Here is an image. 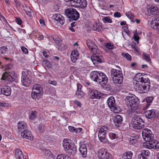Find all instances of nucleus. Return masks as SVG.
<instances>
[{
	"mask_svg": "<svg viewBox=\"0 0 159 159\" xmlns=\"http://www.w3.org/2000/svg\"><path fill=\"white\" fill-rule=\"evenodd\" d=\"M134 88L140 93H146L150 88V80L147 75L140 73L137 74L134 78Z\"/></svg>",
	"mask_w": 159,
	"mask_h": 159,
	"instance_id": "f257e3e1",
	"label": "nucleus"
},
{
	"mask_svg": "<svg viewBox=\"0 0 159 159\" xmlns=\"http://www.w3.org/2000/svg\"><path fill=\"white\" fill-rule=\"evenodd\" d=\"M64 150L67 153L74 155L76 153V148L74 143L71 142L70 140L65 139L63 141Z\"/></svg>",
	"mask_w": 159,
	"mask_h": 159,
	"instance_id": "f03ea898",
	"label": "nucleus"
},
{
	"mask_svg": "<svg viewBox=\"0 0 159 159\" xmlns=\"http://www.w3.org/2000/svg\"><path fill=\"white\" fill-rule=\"evenodd\" d=\"M145 122L141 117L137 115H135L132 119L131 124L133 128L135 129H140L144 126Z\"/></svg>",
	"mask_w": 159,
	"mask_h": 159,
	"instance_id": "7ed1b4c3",
	"label": "nucleus"
},
{
	"mask_svg": "<svg viewBox=\"0 0 159 159\" xmlns=\"http://www.w3.org/2000/svg\"><path fill=\"white\" fill-rule=\"evenodd\" d=\"M33 91L31 96L33 99H38L43 95V89L42 86L38 84L34 85L32 88Z\"/></svg>",
	"mask_w": 159,
	"mask_h": 159,
	"instance_id": "20e7f679",
	"label": "nucleus"
},
{
	"mask_svg": "<svg viewBox=\"0 0 159 159\" xmlns=\"http://www.w3.org/2000/svg\"><path fill=\"white\" fill-rule=\"evenodd\" d=\"M97 48L98 47L96 46V47H93L90 49L91 51L93 53L91 59L95 66L97 65V63H102L103 61L102 57L97 53Z\"/></svg>",
	"mask_w": 159,
	"mask_h": 159,
	"instance_id": "39448f33",
	"label": "nucleus"
},
{
	"mask_svg": "<svg viewBox=\"0 0 159 159\" xmlns=\"http://www.w3.org/2000/svg\"><path fill=\"white\" fill-rule=\"evenodd\" d=\"M125 100L127 106L133 108H136L139 102L138 98L132 94L126 96Z\"/></svg>",
	"mask_w": 159,
	"mask_h": 159,
	"instance_id": "423d86ee",
	"label": "nucleus"
},
{
	"mask_svg": "<svg viewBox=\"0 0 159 159\" xmlns=\"http://www.w3.org/2000/svg\"><path fill=\"white\" fill-rule=\"evenodd\" d=\"M65 13L67 17L70 19V21L71 20H76L80 17L79 13L75 9H67L66 10Z\"/></svg>",
	"mask_w": 159,
	"mask_h": 159,
	"instance_id": "0eeeda50",
	"label": "nucleus"
},
{
	"mask_svg": "<svg viewBox=\"0 0 159 159\" xmlns=\"http://www.w3.org/2000/svg\"><path fill=\"white\" fill-rule=\"evenodd\" d=\"M107 103L109 108L114 112L117 113L120 111V107L116 106L115 99L113 97L111 96L108 99Z\"/></svg>",
	"mask_w": 159,
	"mask_h": 159,
	"instance_id": "6e6552de",
	"label": "nucleus"
},
{
	"mask_svg": "<svg viewBox=\"0 0 159 159\" xmlns=\"http://www.w3.org/2000/svg\"><path fill=\"white\" fill-rule=\"evenodd\" d=\"M12 74V73H11L9 72H5L2 75V79L11 82L13 81L16 82V74L14 73L13 76Z\"/></svg>",
	"mask_w": 159,
	"mask_h": 159,
	"instance_id": "1a4fd4ad",
	"label": "nucleus"
},
{
	"mask_svg": "<svg viewBox=\"0 0 159 159\" xmlns=\"http://www.w3.org/2000/svg\"><path fill=\"white\" fill-rule=\"evenodd\" d=\"M98 157L100 159H112L111 155L104 148H102L98 153Z\"/></svg>",
	"mask_w": 159,
	"mask_h": 159,
	"instance_id": "9d476101",
	"label": "nucleus"
},
{
	"mask_svg": "<svg viewBox=\"0 0 159 159\" xmlns=\"http://www.w3.org/2000/svg\"><path fill=\"white\" fill-rule=\"evenodd\" d=\"M67 2H70L73 6H80L82 7H86L87 3L86 0H65Z\"/></svg>",
	"mask_w": 159,
	"mask_h": 159,
	"instance_id": "9b49d317",
	"label": "nucleus"
},
{
	"mask_svg": "<svg viewBox=\"0 0 159 159\" xmlns=\"http://www.w3.org/2000/svg\"><path fill=\"white\" fill-rule=\"evenodd\" d=\"M145 114L147 117L148 119L157 117L158 116V111L154 109L147 111Z\"/></svg>",
	"mask_w": 159,
	"mask_h": 159,
	"instance_id": "f8f14e48",
	"label": "nucleus"
},
{
	"mask_svg": "<svg viewBox=\"0 0 159 159\" xmlns=\"http://www.w3.org/2000/svg\"><path fill=\"white\" fill-rule=\"evenodd\" d=\"M148 11L151 14L156 15L159 12V10L157 7L154 4L149 5L147 7Z\"/></svg>",
	"mask_w": 159,
	"mask_h": 159,
	"instance_id": "ddd939ff",
	"label": "nucleus"
},
{
	"mask_svg": "<svg viewBox=\"0 0 159 159\" xmlns=\"http://www.w3.org/2000/svg\"><path fill=\"white\" fill-rule=\"evenodd\" d=\"M79 148L80 152L81 154L82 157H86L87 154V149L85 144L84 142H81L80 143Z\"/></svg>",
	"mask_w": 159,
	"mask_h": 159,
	"instance_id": "4468645a",
	"label": "nucleus"
},
{
	"mask_svg": "<svg viewBox=\"0 0 159 159\" xmlns=\"http://www.w3.org/2000/svg\"><path fill=\"white\" fill-rule=\"evenodd\" d=\"M52 18L54 20V22L57 24L63 25L65 22L63 17L60 14H55L53 15Z\"/></svg>",
	"mask_w": 159,
	"mask_h": 159,
	"instance_id": "2eb2a0df",
	"label": "nucleus"
},
{
	"mask_svg": "<svg viewBox=\"0 0 159 159\" xmlns=\"http://www.w3.org/2000/svg\"><path fill=\"white\" fill-rule=\"evenodd\" d=\"M11 93V88L8 86H4L2 88H0V94H3L7 96L10 95Z\"/></svg>",
	"mask_w": 159,
	"mask_h": 159,
	"instance_id": "dca6fc26",
	"label": "nucleus"
},
{
	"mask_svg": "<svg viewBox=\"0 0 159 159\" xmlns=\"http://www.w3.org/2000/svg\"><path fill=\"white\" fill-rule=\"evenodd\" d=\"M21 136L23 138H25L30 140L33 139V137L30 131L27 129L23 130L21 132Z\"/></svg>",
	"mask_w": 159,
	"mask_h": 159,
	"instance_id": "f3484780",
	"label": "nucleus"
},
{
	"mask_svg": "<svg viewBox=\"0 0 159 159\" xmlns=\"http://www.w3.org/2000/svg\"><path fill=\"white\" fill-rule=\"evenodd\" d=\"M113 121L116 126L119 127L122 122L123 118L120 116L117 115L113 117Z\"/></svg>",
	"mask_w": 159,
	"mask_h": 159,
	"instance_id": "a211bd4d",
	"label": "nucleus"
},
{
	"mask_svg": "<svg viewBox=\"0 0 159 159\" xmlns=\"http://www.w3.org/2000/svg\"><path fill=\"white\" fill-rule=\"evenodd\" d=\"M113 83L115 84H121L123 80V75L111 78Z\"/></svg>",
	"mask_w": 159,
	"mask_h": 159,
	"instance_id": "6ab92c4d",
	"label": "nucleus"
},
{
	"mask_svg": "<svg viewBox=\"0 0 159 159\" xmlns=\"http://www.w3.org/2000/svg\"><path fill=\"white\" fill-rule=\"evenodd\" d=\"M100 75L99 76V80L98 83L101 84L103 83L104 84H107L108 81V78L106 75L102 72L100 71Z\"/></svg>",
	"mask_w": 159,
	"mask_h": 159,
	"instance_id": "aec40b11",
	"label": "nucleus"
},
{
	"mask_svg": "<svg viewBox=\"0 0 159 159\" xmlns=\"http://www.w3.org/2000/svg\"><path fill=\"white\" fill-rule=\"evenodd\" d=\"M150 142L152 143H148V145H147L148 148L149 149L154 148L156 149L159 148V142L155 140L153 142Z\"/></svg>",
	"mask_w": 159,
	"mask_h": 159,
	"instance_id": "412c9836",
	"label": "nucleus"
},
{
	"mask_svg": "<svg viewBox=\"0 0 159 159\" xmlns=\"http://www.w3.org/2000/svg\"><path fill=\"white\" fill-rule=\"evenodd\" d=\"M123 75L121 70H116L115 69H112L111 70V78L115 77L116 76Z\"/></svg>",
	"mask_w": 159,
	"mask_h": 159,
	"instance_id": "4be33fe9",
	"label": "nucleus"
},
{
	"mask_svg": "<svg viewBox=\"0 0 159 159\" xmlns=\"http://www.w3.org/2000/svg\"><path fill=\"white\" fill-rule=\"evenodd\" d=\"M90 93V96L92 99L96 98L99 99L101 98L102 96L100 92L96 90L91 91Z\"/></svg>",
	"mask_w": 159,
	"mask_h": 159,
	"instance_id": "5701e85b",
	"label": "nucleus"
},
{
	"mask_svg": "<svg viewBox=\"0 0 159 159\" xmlns=\"http://www.w3.org/2000/svg\"><path fill=\"white\" fill-rule=\"evenodd\" d=\"M27 129V125L25 123L21 121L18 123V129L20 132H23V130Z\"/></svg>",
	"mask_w": 159,
	"mask_h": 159,
	"instance_id": "b1692460",
	"label": "nucleus"
},
{
	"mask_svg": "<svg viewBox=\"0 0 159 159\" xmlns=\"http://www.w3.org/2000/svg\"><path fill=\"white\" fill-rule=\"evenodd\" d=\"M22 77H21V82L23 85L25 87H28L31 84V80L30 78L25 77L24 80H23Z\"/></svg>",
	"mask_w": 159,
	"mask_h": 159,
	"instance_id": "393cba45",
	"label": "nucleus"
},
{
	"mask_svg": "<svg viewBox=\"0 0 159 159\" xmlns=\"http://www.w3.org/2000/svg\"><path fill=\"white\" fill-rule=\"evenodd\" d=\"M143 137L144 140L146 142H148V143H151L150 142H153L155 140V139H153V134H148L146 136H143Z\"/></svg>",
	"mask_w": 159,
	"mask_h": 159,
	"instance_id": "a878e982",
	"label": "nucleus"
},
{
	"mask_svg": "<svg viewBox=\"0 0 159 159\" xmlns=\"http://www.w3.org/2000/svg\"><path fill=\"white\" fill-rule=\"evenodd\" d=\"M31 73V72L30 71L27 70H24L22 72L21 76V77H22V79H23V80H24L25 77L30 78V74Z\"/></svg>",
	"mask_w": 159,
	"mask_h": 159,
	"instance_id": "bb28decb",
	"label": "nucleus"
},
{
	"mask_svg": "<svg viewBox=\"0 0 159 159\" xmlns=\"http://www.w3.org/2000/svg\"><path fill=\"white\" fill-rule=\"evenodd\" d=\"M108 132V129L106 126H102L98 131V134H106Z\"/></svg>",
	"mask_w": 159,
	"mask_h": 159,
	"instance_id": "cd10ccee",
	"label": "nucleus"
},
{
	"mask_svg": "<svg viewBox=\"0 0 159 159\" xmlns=\"http://www.w3.org/2000/svg\"><path fill=\"white\" fill-rule=\"evenodd\" d=\"M15 157L16 159H22L23 157L22 152L19 149H16L15 151Z\"/></svg>",
	"mask_w": 159,
	"mask_h": 159,
	"instance_id": "c85d7f7f",
	"label": "nucleus"
},
{
	"mask_svg": "<svg viewBox=\"0 0 159 159\" xmlns=\"http://www.w3.org/2000/svg\"><path fill=\"white\" fill-rule=\"evenodd\" d=\"M98 74V71H93L90 73V76L91 79L93 81L96 82L97 81V75Z\"/></svg>",
	"mask_w": 159,
	"mask_h": 159,
	"instance_id": "c756f323",
	"label": "nucleus"
},
{
	"mask_svg": "<svg viewBox=\"0 0 159 159\" xmlns=\"http://www.w3.org/2000/svg\"><path fill=\"white\" fill-rule=\"evenodd\" d=\"M98 137L100 141L104 143L107 142V139L106 137V135L98 134Z\"/></svg>",
	"mask_w": 159,
	"mask_h": 159,
	"instance_id": "7c9ffc66",
	"label": "nucleus"
},
{
	"mask_svg": "<svg viewBox=\"0 0 159 159\" xmlns=\"http://www.w3.org/2000/svg\"><path fill=\"white\" fill-rule=\"evenodd\" d=\"M132 156V152L131 151L127 152L124 153L122 157V159H130Z\"/></svg>",
	"mask_w": 159,
	"mask_h": 159,
	"instance_id": "2f4dec72",
	"label": "nucleus"
},
{
	"mask_svg": "<svg viewBox=\"0 0 159 159\" xmlns=\"http://www.w3.org/2000/svg\"><path fill=\"white\" fill-rule=\"evenodd\" d=\"M138 138L136 136L131 137L129 139V143L130 144L133 145L137 143Z\"/></svg>",
	"mask_w": 159,
	"mask_h": 159,
	"instance_id": "473e14b6",
	"label": "nucleus"
},
{
	"mask_svg": "<svg viewBox=\"0 0 159 159\" xmlns=\"http://www.w3.org/2000/svg\"><path fill=\"white\" fill-rule=\"evenodd\" d=\"M102 26L101 25L98 24H97L94 25L92 28L94 30L98 32H101V31Z\"/></svg>",
	"mask_w": 159,
	"mask_h": 159,
	"instance_id": "72a5a7b5",
	"label": "nucleus"
},
{
	"mask_svg": "<svg viewBox=\"0 0 159 159\" xmlns=\"http://www.w3.org/2000/svg\"><path fill=\"white\" fill-rule=\"evenodd\" d=\"M86 44L88 47L90 49L93 47H96V45L94 44L93 42L89 39L87 40Z\"/></svg>",
	"mask_w": 159,
	"mask_h": 159,
	"instance_id": "f704fd0d",
	"label": "nucleus"
},
{
	"mask_svg": "<svg viewBox=\"0 0 159 159\" xmlns=\"http://www.w3.org/2000/svg\"><path fill=\"white\" fill-rule=\"evenodd\" d=\"M152 134V132L151 130L147 128L143 129L142 132V135L143 136H146V135H148V134Z\"/></svg>",
	"mask_w": 159,
	"mask_h": 159,
	"instance_id": "c9c22d12",
	"label": "nucleus"
},
{
	"mask_svg": "<svg viewBox=\"0 0 159 159\" xmlns=\"http://www.w3.org/2000/svg\"><path fill=\"white\" fill-rule=\"evenodd\" d=\"M153 24H155L156 26H159V16L154 17L152 20Z\"/></svg>",
	"mask_w": 159,
	"mask_h": 159,
	"instance_id": "e433bc0d",
	"label": "nucleus"
},
{
	"mask_svg": "<svg viewBox=\"0 0 159 159\" xmlns=\"http://www.w3.org/2000/svg\"><path fill=\"white\" fill-rule=\"evenodd\" d=\"M153 99V98L152 97H148L146 98V102L147 103L146 104V108L149 107L150 103L152 102Z\"/></svg>",
	"mask_w": 159,
	"mask_h": 159,
	"instance_id": "4c0bfd02",
	"label": "nucleus"
},
{
	"mask_svg": "<svg viewBox=\"0 0 159 159\" xmlns=\"http://www.w3.org/2000/svg\"><path fill=\"white\" fill-rule=\"evenodd\" d=\"M44 130V126L42 124H40L38 126L37 131L39 133L43 132Z\"/></svg>",
	"mask_w": 159,
	"mask_h": 159,
	"instance_id": "58836bf2",
	"label": "nucleus"
},
{
	"mask_svg": "<svg viewBox=\"0 0 159 159\" xmlns=\"http://www.w3.org/2000/svg\"><path fill=\"white\" fill-rule=\"evenodd\" d=\"M102 20L105 23H111L112 22L111 19L109 16L105 17L102 19Z\"/></svg>",
	"mask_w": 159,
	"mask_h": 159,
	"instance_id": "ea45409f",
	"label": "nucleus"
},
{
	"mask_svg": "<svg viewBox=\"0 0 159 159\" xmlns=\"http://www.w3.org/2000/svg\"><path fill=\"white\" fill-rule=\"evenodd\" d=\"M121 55L123 57L126 58L129 61L131 60V57L128 53L122 52Z\"/></svg>",
	"mask_w": 159,
	"mask_h": 159,
	"instance_id": "a19ab883",
	"label": "nucleus"
},
{
	"mask_svg": "<svg viewBox=\"0 0 159 159\" xmlns=\"http://www.w3.org/2000/svg\"><path fill=\"white\" fill-rule=\"evenodd\" d=\"M132 39H134L135 41H136L138 43H139V39L140 38L139 36H138V34L137 33V30L136 31L135 33L134 34Z\"/></svg>",
	"mask_w": 159,
	"mask_h": 159,
	"instance_id": "79ce46f5",
	"label": "nucleus"
},
{
	"mask_svg": "<svg viewBox=\"0 0 159 159\" xmlns=\"http://www.w3.org/2000/svg\"><path fill=\"white\" fill-rule=\"evenodd\" d=\"M76 95L78 98H80L84 96V93L82 91H77Z\"/></svg>",
	"mask_w": 159,
	"mask_h": 159,
	"instance_id": "37998d69",
	"label": "nucleus"
},
{
	"mask_svg": "<svg viewBox=\"0 0 159 159\" xmlns=\"http://www.w3.org/2000/svg\"><path fill=\"white\" fill-rule=\"evenodd\" d=\"M7 50V48L6 46H2L0 48V53L2 54H4Z\"/></svg>",
	"mask_w": 159,
	"mask_h": 159,
	"instance_id": "c03bdc74",
	"label": "nucleus"
},
{
	"mask_svg": "<svg viewBox=\"0 0 159 159\" xmlns=\"http://www.w3.org/2000/svg\"><path fill=\"white\" fill-rule=\"evenodd\" d=\"M143 58L145 60L147 61H149L151 60L149 55L145 53H143Z\"/></svg>",
	"mask_w": 159,
	"mask_h": 159,
	"instance_id": "a18cd8bd",
	"label": "nucleus"
},
{
	"mask_svg": "<svg viewBox=\"0 0 159 159\" xmlns=\"http://www.w3.org/2000/svg\"><path fill=\"white\" fill-rule=\"evenodd\" d=\"M109 136L110 139H114L118 137V136L116 134L113 133H110L109 134Z\"/></svg>",
	"mask_w": 159,
	"mask_h": 159,
	"instance_id": "49530a36",
	"label": "nucleus"
},
{
	"mask_svg": "<svg viewBox=\"0 0 159 159\" xmlns=\"http://www.w3.org/2000/svg\"><path fill=\"white\" fill-rule=\"evenodd\" d=\"M125 15L127 17L131 20H133L134 18V15H133L131 12L126 13Z\"/></svg>",
	"mask_w": 159,
	"mask_h": 159,
	"instance_id": "de8ad7c7",
	"label": "nucleus"
},
{
	"mask_svg": "<svg viewBox=\"0 0 159 159\" xmlns=\"http://www.w3.org/2000/svg\"><path fill=\"white\" fill-rule=\"evenodd\" d=\"M141 154L142 155L148 156L150 154V153L148 150H143L141 152Z\"/></svg>",
	"mask_w": 159,
	"mask_h": 159,
	"instance_id": "09e8293b",
	"label": "nucleus"
},
{
	"mask_svg": "<svg viewBox=\"0 0 159 159\" xmlns=\"http://www.w3.org/2000/svg\"><path fill=\"white\" fill-rule=\"evenodd\" d=\"M105 46L107 48L110 49H112L113 48V45L111 43H106Z\"/></svg>",
	"mask_w": 159,
	"mask_h": 159,
	"instance_id": "8fccbe9b",
	"label": "nucleus"
},
{
	"mask_svg": "<svg viewBox=\"0 0 159 159\" xmlns=\"http://www.w3.org/2000/svg\"><path fill=\"white\" fill-rule=\"evenodd\" d=\"M36 117L35 112L34 111H32L31 114L30 116V118L32 120H34Z\"/></svg>",
	"mask_w": 159,
	"mask_h": 159,
	"instance_id": "3c124183",
	"label": "nucleus"
},
{
	"mask_svg": "<svg viewBox=\"0 0 159 159\" xmlns=\"http://www.w3.org/2000/svg\"><path fill=\"white\" fill-rule=\"evenodd\" d=\"M22 51L25 54H27L28 53V49L24 47H22L21 48Z\"/></svg>",
	"mask_w": 159,
	"mask_h": 159,
	"instance_id": "603ef678",
	"label": "nucleus"
},
{
	"mask_svg": "<svg viewBox=\"0 0 159 159\" xmlns=\"http://www.w3.org/2000/svg\"><path fill=\"white\" fill-rule=\"evenodd\" d=\"M66 156H64L63 155H58L57 158V159H66Z\"/></svg>",
	"mask_w": 159,
	"mask_h": 159,
	"instance_id": "864d4df0",
	"label": "nucleus"
},
{
	"mask_svg": "<svg viewBox=\"0 0 159 159\" xmlns=\"http://www.w3.org/2000/svg\"><path fill=\"white\" fill-rule=\"evenodd\" d=\"M77 57H76L75 56H74V55H71V61L73 62H75V61H76L77 59Z\"/></svg>",
	"mask_w": 159,
	"mask_h": 159,
	"instance_id": "5fc2aeb1",
	"label": "nucleus"
},
{
	"mask_svg": "<svg viewBox=\"0 0 159 159\" xmlns=\"http://www.w3.org/2000/svg\"><path fill=\"white\" fill-rule=\"evenodd\" d=\"M54 42L57 44H59L60 43L61 40H60L59 38H56L55 39H53Z\"/></svg>",
	"mask_w": 159,
	"mask_h": 159,
	"instance_id": "6e6d98bb",
	"label": "nucleus"
},
{
	"mask_svg": "<svg viewBox=\"0 0 159 159\" xmlns=\"http://www.w3.org/2000/svg\"><path fill=\"white\" fill-rule=\"evenodd\" d=\"M69 130L71 132H75L76 128L72 126H69L68 127Z\"/></svg>",
	"mask_w": 159,
	"mask_h": 159,
	"instance_id": "4d7b16f0",
	"label": "nucleus"
},
{
	"mask_svg": "<svg viewBox=\"0 0 159 159\" xmlns=\"http://www.w3.org/2000/svg\"><path fill=\"white\" fill-rule=\"evenodd\" d=\"M114 16L115 17H120L121 16V14L118 12H116L114 13Z\"/></svg>",
	"mask_w": 159,
	"mask_h": 159,
	"instance_id": "13d9d810",
	"label": "nucleus"
},
{
	"mask_svg": "<svg viewBox=\"0 0 159 159\" xmlns=\"http://www.w3.org/2000/svg\"><path fill=\"white\" fill-rule=\"evenodd\" d=\"M17 23L19 25H20L22 24V21L19 18H17L16 19Z\"/></svg>",
	"mask_w": 159,
	"mask_h": 159,
	"instance_id": "bf43d9fd",
	"label": "nucleus"
},
{
	"mask_svg": "<svg viewBox=\"0 0 159 159\" xmlns=\"http://www.w3.org/2000/svg\"><path fill=\"white\" fill-rule=\"evenodd\" d=\"M72 55L74 56H75L76 57H78L79 55L78 52L77 50H74L72 52Z\"/></svg>",
	"mask_w": 159,
	"mask_h": 159,
	"instance_id": "052dcab7",
	"label": "nucleus"
},
{
	"mask_svg": "<svg viewBox=\"0 0 159 159\" xmlns=\"http://www.w3.org/2000/svg\"><path fill=\"white\" fill-rule=\"evenodd\" d=\"M0 17L1 18V20H2V21H4L5 22L7 23V20L5 18L4 16L3 15H2L1 14V13H0Z\"/></svg>",
	"mask_w": 159,
	"mask_h": 159,
	"instance_id": "680f3d73",
	"label": "nucleus"
},
{
	"mask_svg": "<svg viewBox=\"0 0 159 159\" xmlns=\"http://www.w3.org/2000/svg\"><path fill=\"white\" fill-rule=\"evenodd\" d=\"M15 2L17 8L20 7H21V3L18 1L16 0Z\"/></svg>",
	"mask_w": 159,
	"mask_h": 159,
	"instance_id": "e2e57ef3",
	"label": "nucleus"
},
{
	"mask_svg": "<svg viewBox=\"0 0 159 159\" xmlns=\"http://www.w3.org/2000/svg\"><path fill=\"white\" fill-rule=\"evenodd\" d=\"M82 87V85L79 83H78L77 85V91H82L81 90Z\"/></svg>",
	"mask_w": 159,
	"mask_h": 159,
	"instance_id": "0e129e2a",
	"label": "nucleus"
},
{
	"mask_svg": "<svg viewBox=\"0 0 159 159\" xmlns=\"http://www.w3.org/2000/svg\"><path fill=\"white\" fill-rule=\"evenodd\" d=\"M134 46L133 45H132V47L133 49H134V50L136 52H138V51L137 50V48H138V47L136 45V43H134Z\"/></svg>",
	"mask_w": 159,
	"mask_h": 159,
	"instance_id": "69168bd1",
	"label": "nucleus"
},
{
	"mask_svg": "<svg viewBox=\"0 0 159 159\" xmlns=\"http://www.w3.org/2000/svg\"><path fill=\"white\" fill-rule=\"evenodd\" d=\"M12 67V66L11 64H8L6 66L5 69L6 70L11 69Z\"/></svg>",
	"mask_w": 159,
	"mask_h": 159,
	"instance_id": "338daca9",
	"label": "nucleus"
},
{
	"mask_svg": "<svg viewBox=\"0 0 159 159\" xmlns=\"http://www.w3.org/2000/svg\"><path fill=\"white\" fill-rule=\"evenodd\" d=\"M138 158L139 159H147V158L143 155L141 154L140 155H139L138 156Z\"/></svg>",
	"mask_w": 159,
	"mask_h": 159,
	"instance_id": "774afa93",
	"label": "nucleus"
}]
</instances>
